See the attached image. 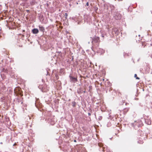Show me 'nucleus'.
<instances>
[{
	"label": "nucleus",
	"mask_w": 152,
	"mask_h": 152,
	"mask_svg": "<svg viewBox=\"0 0 152 152\" xmlns=\"http://www.w3.org/2000/svg\"><path fill=\"white\" fill-rule=\"evenodd\" d=\"M32 32L34 34H37L39 32V30L37 28H34L32 30Z\"/></svg>",
	"instance_id": "f257e3e1"
},
{
	"label": "nucleus",
	"mask_w": 152,
	"mask_h": 152,
	"mask_svg": "<svg viewBox=\"0 0 152 152\" xmlns=\"http://www.w3.org/2000/svg\"><path fill=\"white\" fill-rule=\"evenodd\" d=\"M39 28L40 30L43 31L44 30V28L42 27H39Z\"/></svg>",
	"instance_id": "f03ea898"
},
{
	"label": "nucleus",
	"mask_w": 152,
	"mask_h": 152,
	"mask_svg": "<svg viewBox=\"0 0 152 152\" xmlns=\"http://www.w3.org/2000/svg\"><path fill=\"white\" fill-rule=\"evenodd\" d=\"M134 77H136V79H139L140 78L139 77H137V74H135L134 75Z\"/></svg>",
	"instance_id": "7ed1b4c3"
},
{
	"label": "nucleus",
	"mask_w": 152,
	"mask_h": 152,
	"mask_svg": "<svg viewBox=\"0 0 152 152\" xmlns=\"http://www.w3.org/2000/svg\"><path fill=\"white\" fill-rule=\"evenodd\" d=\"M65 15L66 16V18L67 16H68V14L66 13L65 14Z\"/></svg>",
	"instance_id": "20e7f679"
},
{
	"label": "nucleus",
	"mask_w": 152,
	"mask_h": 152,
	"mask_svg": "<svg viewBox=\"0 0 152 152\" xmlns=\"http://www.w3.org/2000/svg\"><path fill=\"white\" fill-rule=\"evenodd\" d=\"M86 4V5L87 6H88V5H89V4H88V2H87Z\"/></svg>",
	"instance_id": "39448f33"
},
{
	"label": "nucleus",
	"mask_w": 152,
	"mask_h": 152,
	"mask_svg": "<svg viewBox=\"0 0 152 152\" xmlns=\"http://www.w3.org/2000/svg\"><path fill=\"white\" fill-rule=\"evenodd\" d=\"M73 78V79H74L75 80H77L76 79V78Z\"/></svg>",
	"instance_id": "423d86ee"
},
{
	"label": "nucleus",
	"mask_w": 152,
	"mask_h": 152,
	"mask_svg": "<svg viewBox=\"0 0 152 152\" xmlns=\"http://www.w3.org/2000/svg\"><path fill=\"white\" fill-rule=\"evenodd\" d=\"M74 142H76V140H74Z\"/></svg>",
	"instance_id": "0eeeda50"
}]
</instances>
